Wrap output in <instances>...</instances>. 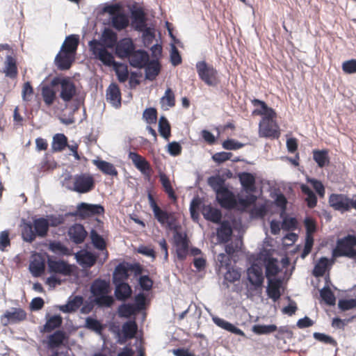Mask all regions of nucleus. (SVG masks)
<instances>
[{
    "label": "nucleus",
    "instance_id": "36",
    "mask_svg": "<svg viewBox=\"0 0 356 356\" xmlns=\"http://www.w3.org/2000/svg\"><path fill=\"white\" fill-rule=\"evenodd\" d=\"M159 180L163 188L164 191L168 194L170 200H176L177 196L171 185L169 177L163 172L159 173Z\"/></svg>",
    "mask_w": 356,
    "mask_h": 356
},
{
    "label": "nucleus",
    "instance_id": "34",
    "mask_svg": "<svg viewBox=\"0 0 356 356\" xmlns=\"http://www.w3.org/2000/svg\"><path fill=\"white\" fill-rule=\"evenodd\" d=\"M102 42H99L105 49L113 48L118 43L117 33L113 30L106 28L102 34Z\"/></svg>",
    "mask_w": 356,
    "mask_h": 356
},
{
    "label": "nucleus",
    "instance_id": "20",
    "mask_svg": "<svg viewBox=\"0 0 356 356\" xmlns=\"http://www.w3.org/2000/svg\"><path fill=\"white\" fill-rule=\"evenodd\" d=\"M75 55L60 50L55 58V64L60 70H69L74 61Z\"/></svg>",
    "mask_w": 356,
    "mask_h": 356
},
{
    "label": "nucleus",
    "instance_id": "26",
    "mask_svg": "<svg viewBox=\"0 0 356 356\" xmlns=\"http://www.w3.org/2000/svg\"><path fill=\"white\" fill-rule=\"evenodd\" d=\"M202 214L206 220L215 223H219L222 218L221 211L210 204L202 207Z\"/></svg>",
    "mask_w": 356,
    "mask_h": 356
},
{
    "label": "nucleus",
    "instance_id": "32",
    "mask_svg": "<svg viewBox=\"0 0 356 356\" xmlns=\"http://www.w3.org/2000/svg\"><path fill=\"white\" fill-rule=\"evenodd\" d=\"M238 178L241 184L246 192H254L255 187V177L250 172H242L239 174Z\"/></svg>",
    "mask_w": 356,
    "mask_h": 356
},
{
    "label": "nucleus",
    "instance_id": "31",
    "mask_svg": "<svg viewBox=\"0 0 356 356\" xmlns=\"http://www.w3.org/2000/svg\"><path fill=\"white\" fill-rule=\"evenodd\" d=\"M79 44V37L77 35H70L67 36L63 43L60 49L76 55Z\"/></svg>",
    "mask_w": 356,
    "mask_h": 356
},
{
    "label": "nucleus",
    "instance_id": "60",
    "mask_svg": "<svg viewBox=\"0 0 356 356\" xmlns=\"http://www.w3.org/2000/svg\"><path fill=\"white\" fill-rule=\"evenodd\" d=\"M313 336L316 340L325 344H330L332 346L337 345L336 341L332 337L326 335L323 333L314 332Z\"/></svg>",
    "mask_w": 356,
    "mask_h": 356
},
{
    "label": "nucleus",
    "instance_id": "63",
    "mask_svg": "<svg viewBox=\"0 0 356 356\" xmlns=\"http://www.w3.org/2000/svg\"><path fill=\"white\" fill-rule=\"evenodd\" d=\"M342 70L346 74L356 73V59H351L343 62Z\"/></svg>",
    "mask_w": 356,
    "mask_h": 356
},
{
    "label": "nucleus",
    "instance_id": "40",
    "mask_svg": "<svg viewBox=\"0 0 356 356\" xmlns=\"http://www.w3.org/2000/svg\"><path fill=\"white\" fill-rule=\"evenodd\" d=\"M63 318L60 315H54L47 320L46 323L43 326L42 331L44 332H51L56 328L61 326Z\"/></svg>",
    "mask_w": 356,
    "mask_h": 356
},
{
    "label": "nucleus",
    "instance_id": "57",
    "mask_svg": "<svg viewBox=\"0 0 356 356\" xmlns=\"http://www.w3.org/2000/svg\"><path fill=\"white\" fill-rule=\"evenodd\" d=\"M307 181L312 185L314 189L316 191V192L321 197H324L325 189L323 183L321 181L314 178L307 177Z\"/></svg>",
    "mask_w": 356,
    "mask_h": 356
},
{
    "label": "nucleus",
    "instance_id": "50",
    "mask_svg": "<svg viewBox=\"0 0 356 356\" xmlns=\"http://www.w3.org/2000/svg\"><path fill=\"white\" fill-rule=\"evenodd\" d=\"M118 314L120 317L129 318L131 316L136 314V310L135 305L133 304H122L118 307Z\"/></svg>",
    "mask_w": 356,
    "mask_h": 356
},
{
    "label": "nucleus",
    "instance_id": "25",
    "mask_svg": "<svg viewBox=\"0 0 356 356\" xmlns=\"http://www.w3.org/2000/svg\"><path fill=\"white\" fill-rule=\"evenodd\" d=\"M29 269L35 277H39L44 273L45 269L44 259L40 254L33 255L29 265Z\"/></svg>",
    "mask_w": 356,
    "mask_h": 356
},
{
    "label": "nucleus",
    "instance_id": "56",
    "mask_svg": "<svg viewBox=\"0 0 356 356\" xmlns=\"http://www.w3.org/2000/svg\"><path fill=\"white\" fill-rule=\"evenodd\" d=\"M277 329L275 325H254L252 331L257 334H266L276 331Z\"/></svg>",
    "mask_w": 356,
    "mask_h": 356
},
{
    "label": "nucleus",
    "instance_id": "15",
    "mask_svg": "<svg viewBox=\"0 0 356 356\" xmlns=\"http://www.w3.org/2000/svg\"><path fill=\"white\" fill-rule=\"evenodd\" d=\"M328 202L330 206L336 211L344 212L350 210V198L344 194H331Z\"/></svg>",
    "mask_w": 356,
    "mask_h": 356
},
{
    "label": "nucleus",
    "instance_id": "33",
    "mask_svg": "<svg viewBox=\"0 0 356 356\" xmlns=\"http://www.w3.org/2000/svg\"><path fill=\"white\" fill-rule=\"evenodd\" d=\"M214 323L220 327V328L225 330L231 333L235 334L236 335H239L245 337V334L243 330L236 327L235 325L232 324L231 323L225 321L223 318H220L218 317H215L213 318Z\"/></svg>",
    "mask_w": 356,
    "mask_h": 356
},
{
    "label": "nucleus",
    "instance_id": "53",
    "mask_svg": "<svg viewBox=\"0 0 356 356\" xmlns=\"http://www.w3.org/2000/svg\"><path fill=\"white\" fill-rule=\"evenodd\" d=\"M208 184L216 193L225 188V180L220 176L210 177L208 179Z\"/></svg>",
    "mask_w": 356,
    "mask_h": 356
},
{
    "label": "nucleus",
    "instance_id": "41",
    "mask_svg": "<svg viewBox=\"0 0 356 356\" xmlns=\"http://www.w3.org/2000/svg\"><path fill=\"white\" fill-rule=\"evenodd\" d=\"M112 26L117 30L121 31L126 29L129 25V19L124 13H119L112 17Z\"/></svg>",
    "mask_w": 356,
    "mask_h": 356
},
{
    "label": "nucleus",
    "instance_id": "61",
    "mask_svg": "<svg viewBox=\"0 0 356 356\" xmlns=\"http://www.w3.org/2000/svg\"><path fill=\"white\" fill-rule=\"evenodd\" d=\"M244 144L234 139H227L222 143V147L227 150H235L242 148Z\"/></svg>",
    "mask_w": 356,
    "mask_h": 356
},
{
    "label": "nucleus",
    "instance_id": "18",
    "mask_svg": "<svg viewBox=\"0 0 356 356\" xmlns=\"http://www.w3.org/2000/svg\"><path fill=\"white\" fill-rule=\"evenodd\" d=\"M129 64L136 68L142 69L145 67L149 62V57L145 50H136L131 53L128 58Z\"/></svg>",
    "mask_w": 356,
    "mask_h": 356
},
{
    "label": "nucleus",
    "instance_id": "8",
    "mask_svg": "<svg viewBox=\"0 0 356 356\" xmlns=\"http://www.w3.org/2000/svg\"><path fill=\"white\" fill-rule=\"evenodd\" d=\"M67 338L66 333L63 330H56L47 337V340L44 341L43 343H45L47 349L51 351L50 356H70L67 351H58L57 350L58 348L63 345Z\"/></svg>",
    "mask_w": 356,
    "mask_h": 356
},
{
    "label": "nucleus",
    "instance_id": "52",
    "mask_svg": "<svg viewBox=\"0 0 356 356\" xmlns=\"http://www.w3.org/2000/svg\"><path fill=\"white\" fill-rule=\"evenodd\" d=\"M79 261L87 267L93 266L97 261V256L90 252H85L79 255Z\"/></svg>",
    "mask_w": 356,
    "mask_h": 356
},
{
    "label": "nucleus",
    "instance_id": "47",
    "mask_svg": "<svg viewBox=\"0 0 356 356\" xmlns=\"http://www.w3.org/2000/svg\"><path fill=\"white\" fill-rule=\"evenodd\" d=\"M145 67L146 77L150 80L154 79L160 72V65L158 61L148 62Z\"/></svg>",
    "mask_w": 356,
    "mask_h": 356
},
{
    "label": "nucleus",
    "instance_id": "37",
    "mask_svg": "<svg viewBox=\"0 0 356 356\" xmlns=\"http://www.w3.org/2000/svg\"><path fill=\"white\" fill-rule=\"evenodd\" d=\"M67 146V138L63 134H56L53 137L51 148L53 152L63 151Z\"/></svg>",
    "mask_w": 356,
    "mask_h": 356
},
{
    "label": "nucleus",
    "instance_id": "16",
    "mask_svg": "<svg viewBox=\"0 0 356 356\" xmlns=\"http://www.w3.org/2000/svg\"><path fill=\"white\" fill-rule=\"evenodd\" d=\"M135 49V45L131 38L121 39L115 45V54L120 58H128Z\"/></svg>",
    "mask_w": 356,
    "mask_h": 356
},
{
    "label": "nucleus",
    "instance_id": "28",
    "mask_svg": "<svg viewBox=\"0 0 356 356\" xmlns=\"http://www.w3.org/2000/svg\"><path fill=\"white\" fill-rule=\"evenodd\" d=\"M49 268L51 272L69 275L72 273L71 266L64 261L49 260Z\"/></svg>",
    "mask_w": 356,
    "mask_h": 356
},
{
    "label": "nucleus",
    "instance_id": "23",
    "mask_svg": "<svg viewBox=\"0 0 356 356\" xmlns=\"http://www.w3.org/2000/svg\"><path fill=\"white\" fill-rule=\"evenodd\" d=\"M107 100L115 108L121 106V92L116 83H111L106 90Z\"/></svg>",
    "mask_w": 356,
    "mask_h": 356
},
{
    "label": "nucleus",
    "instance_id": "43",
    "mask_svg": "<svg viewBox=\"0 0 356 356\" xmlns=\"http://www.w3.org/2000/svg\"><path fill=\"white\" fill-rule=\"evenodd\" d=\"M232 234V228L228 222H222L220 227L217 231L218 238L220 241L226 243L227 242Z\"/></svg>",
    "mask_w": 356,
    "mask_h": 356
},
{
    "label": "nucleus",
    "instance_id": "17",
    "mask_svg": "<svg viewBox=\"0 0 356 356\" xmlns=\"http://www.w3.org/2000/svg\"><path fill=\"white\" fill-rule=\"evenodd\" d=\"M248 280L255 289L262 286L264 282V275L262 268L258 264H252L247 270Z\"/></svg>",
    "mask_w": 356,
    "mask_h": 356
},
{
    "label": "nucleus",
    "instance_id": "22",
    "mask_svg": "<svg viewBox=\"0 0 356 356\" xmlns=\"http://www.w3.org/2000/svg\"><path fill=\"white\" fill-rule=\"evenodd\" d=\"M88 235L84 227L81 224H74L68 230V236L70 240L75 244L83 243Z\"/></svg>",
    "mask_w": 356,
    "mask_h": 356
},
{
    "label": "nucleus",
    "instance_id": "35",
    "mask_svg": "<svg viewBox=\"0 0 356 356\" xmlns=\"http://www.w3.org/2000/svg\"><path fill=\"white\" fill-rule=\"evenodd\" d=\"M281 281L277 279H268V286L267 287V294L274 301H277L280 299Z\"/></svg>",
    "mask_w": 356,
    "mask_h": 356
},
{
    "label": "nucleus",
    "instance_id": "27",
    "mask_svg": "<svg viewBox=\"0 0 356 356\" xmlns=\"http://www.w3.org/2000/svg\"><path fill=\"white\" fill-rule=\"evenodd\" d=\"M115 296L118 300L124 301L129 298L132 294V290L129 284L124 282H115Z\"/></svg>",
    "mask_w": 356,
    "mask_h": 356
},
{
    "label": "nucleus",
    "instance_id": "24",
    "mask_svg": "<svg viewBox=\"0 0 356 356\" xmlns=\"http://www.w3.org/2000/svg\"><path fill=\"white\" fill-rule=\"evenodd\" d=\"M132 25L135 30L142 31L147 26L146 15L142 8H138L131 12Z\"/></svg>",
    "mask_w": 356,
    "mask_h": 356
},
{
    "label": "nucleus",
    "instance_id": "55",
    "mask_svg": "<svg viewBox=\"0 0 356 356\" xmlns=\"http://www.w3.org/2000/svg\"><path fill=\"white\" fill-rule=\"evenodd\" d=\"M161 103L163 106L173 107L175 105V97L171 88H167L164 96L161 99Z\"/></svg>",
    "mask_w": 356,
    "mask_h": 356
},
{
    "label": "nucleus",
    "instance_id": "62",
    "mask_svg": "<svg viewBox=\"0 0 356 356\" xmlns=\"http://www.w3.org/2000/svg\"><path fill=\"white\" fill-rule=\"evenodd\" d=\"M297 220L295 218L286 217L282 223V228L284 230H293L297 227Z\"/></svg>",
    "mask_w": 356,
    "mask_h": 356
},
{
    "label": "nucleus",
    "instance_id": "6",
    "mask_svg": "<svg viewBox=\"0 0 356 356\" xmlns=\"http://www.w3.org/2000/svg\"><path fill=\"white\" fill-rule=\"evenodd\" d=\"M199 78L209 86H216L219 82L218 70L205 60L198 61L195 65Z\"/></svg>",
    "mask_w": 356,
    "mask_h": 356
},
{
    "label": "nucleus",
    "instance_id": "7",
    "mask_svg": "<svg viewBox=\"0 0 356 356\" xmlns=\"http://www.w3.org/2000/svg\"><path fill=\"white\" fill-rule=\"evenodd\" d=\"M355 246L356 236L348 234L337 241V246L333 250L332 255L334 257H348L349 258H354L356 256V250L354 249Z\"/></svg>",
    "mask_w": 356,
    "mask_h": 356
},
{
    "label": "nucleus",
    "instance_id": "4",
    "mask_svg": "<svg viewBox=\"0 0 356 356\" xmlns=\"http://www.w3.org/2000/svg\"><path fill=\"white\" fill-rule=\"evenodd\" d=\"M49 223L44 218H38L33 222L22 220L21 232L22 239L28 243L33 242L37 236L44 238L47 235Z\"/></svg>",
    "mask_w": 356,
    "mask_h": 356
},
{
    "label": "nucleus",
    "instance_id": "5",
    "mask_svg": "<svg viewBox=\"0 0 356 356\" xmlns=\"http://www.w3.org/2000/svg\"><path fill=\"white\" fill-rule=\"evenodd\" d=\"M147 197L154 216L158 222L170 230H175L177 229V219L175 214L172 212L161 209L151 193L148 194Z\"/></svg>",
    "mask_w": 356,
    "mask_h": 356
},
{
    "label": "nucleus",
    "instance_id": "64",
    "mask_svg": "<svg viewBox=\"0 0 356 356\" xmlns=\"http://www.w3.org/2000/svg\"><path fill=\"white\" fill-rule=\"evenodd\" d=\"M182 147L181 145L175 141L168 145V152L172 156H177L181 154Z\"/></svg>",
    "mask_w": 356,
    "mask_h": 356
},
{
    "label": "nucleus",
    "instance_id": "21",
    "mask_svg": "<svg viewBox=\"0 0 356 356\" xmlns=\"http://www.w3.org/2000/svg\"><path fill=\"white\" fill-rule=\"evenodd\" d=\"M216 199L220 206L225 209H231L236 204V200L233 193L226 187L217 191Z\"/></svg>",
    "mask_w": 356,
    "mask_h": 356
},
{
    "label": "nucleus",
    "instance_id": "19",
    "mask_svg": "<svg viewBox=\"0 0 356 356\" xmlns=\"http://www.w3.org/2000/svg\"><path fill=\"white\" fill-rule=\"evenodd\" d=\"M175 245L176 248L177 257L179 261L186 259L188 254V241L186 236L177 233L175 236Z\"/></svg>",
    "mask_w": 356,
    "mask_h": 356
},
{
    "label": "nucleus",
    "instance_id": "49",
    "mask_svg": "<svg viewBox=\"0 0 356 356\" xmlns=\"http://www.w3.org/2000/svg\"><path fill=\"white\" fill-rule=\"evenodd\" d=\"M159 131L161 136L168 140L171 134V128L169 122L165 117H161L159 121Z\"/></svg>",
    "mask_w": 356,
    "mask_h": 356
},
{
    "label": "nucleus",
    "instance_id": "13",
    "mask_svg": "<svg viewBox=\"0 0 356 356\" xmlns=\"http://www.w3.org/2000/svg\"><path fill=\"white\" fill-rule=\"evenodd\" d=\"M128 156L129 159L131 160L134 166L145 176L146 179L149 180L152 176V169L150 163L146 160V159L135 152H130Z\"/></svg>",
    "mask_w": 356,
    "mask_h": 356
},
{
    "label": "nucleus",
    "instance_id": "30",
    "mask_svg": "<svg viewBox=\"0 0 356 356\" xmlns=\"http://www.w3.org/2000/svg\"><path fill=\"white\" fill-rule=\"evenodd\" d=\"M138 330V326L134 321L126 322L122 325V333L124 338H120L118 342L120 344L125 343L127 339H132L135 337Z\"/></svg>",
    "mask_w": 356,
    "mask_h": 356
},
{
    "label": "nucleus",
    "instance_id": "54",
    "mask_svg": "<svg viewBox=\"0 0 356 356\" xmlns=\"http://www.w3.org/2000/svg\"><path fill=\"white\" fill-rule=\"evenodd\" d=\"M86 327L98 334H101L104 330L102 324L98 320L91 317H88L86 319Z\"/></svg>",
    "mask_w": 356,
    "mask_h": 356
},
{
    "label": "nucleus",
    "instance_id": "29",
    "mask_svg": "<svg viewBox=\"0 0 356 356\" xmlns=\"http://www.w3.org/2000/svg\"><path fill=\"white\" fill-rule=\"evenodd\" d=\"M92 163L104 175L112 177H117L118 175L117 169L111 163L104 160L95 159L92 161Z\"/></svg>",
    "mask_w": 356,
    "mask_h": 356
},
{
    "label": "nucleus",
    "instance_id": "58",
    "mask_svg": "<svg viewBox=\"0 0 356 356\" xmlns=\"http://www.w3.org/2000/svg\"><path fill=\"white\" fill-rule=\"evenodd\" d=\"M143 118L148 124H154L157 120V111L154 108H146L143 114Z\"/></svg>",
    "mask_w": 356,
    "mask_h": 356
},
{
    "label": "nucleus",
    "instance_id": "2",
    "mask_svg": "<svg viewBox=\"0 0 356 356\" xmlns=\"http://www.w3.org/2000/svg\"><path fill=\"white\" fill-rule=\"evenodd\" d=\"M88 46L94 57L105 65L115 66V70L120 82H125L129 76L127 66L115 62L114 57L106 49L102 47L99 40L93 39L89 42Z\"/></svg>",
    "mask_w": 356,
    "mask_h": 356
},
{
    "label": "nucleus",
    "instance_id": "10",
    "mask_svg": "<svg viewBox=\"0 0 356 356\" xmlns=\"http://www.w3.org/2000/svg\"><path fill=\"white\" fill-rule=\"evenodd\" d=\"M51 84L60 85V97L65 102H70L76 95V88L73 81L70 77L54 78Z\"/></svg>",
    "mask_w": 356,
    "mask_h": 356
},
{
    "label": "nucleus",
    "instance_id": "3",
    "mask_svg": "<svg viewBox=\"0 0 356 356\" xmlns=\"http://www.w3.org/2000/svg\"><path fill=\"white\" fill-rule=\"evenodd\" d=\"M90 291L93 299L92 302L99 308H109L114 303V298L111 295V287L109 280L97 278L92 282Z\"/></svg>",
    "mask_w": 356,
    "mask_h": 356
},
{
    "label": "nucleus",
    "instance_id": "12",
    "mask_svg": "<svg viewBox=\"0 0 356 356\" xmlns=\"http://www.w3.org/2000/svg\"><path fill=\"white\" fill-rule=\"evenodd\" d=\"M104 213V208L100 204H90L86 202H81L78 204L74 216H79L81 219L100 215Z\"/></svg>",
    "mask_w": 356,
    "mask_h": 356
},
{
    "label": "nucleus",
    "instance_id": "39",
    "mask_svg": "<svg viewBox=\"0 0 356 356\" xmlns=\"http://www.w3.org/2000/svg\"><path fill=\"white\" fill-rule=\"evenodd\" d=\"M90 237L93 245L99 250H105V257L103 262H104L108 258V252L106 250V242L104 239L100 236L96 231L92 230L90 233Z\"/></svg>",
    "mask_w": 356,
    "mask_h": 356
},
{
    "label": "nucleus",
    "instance_id": "14",
    "mask_svg": "<svg viewBox=\"0 0 356 356\" xmlns=\"http://www.w3.org/2000/svg\"><path fill=\"white\" fill-rule=\"evenodd\" d=\"M3 73L6 77L15 79L18 76L17 57L15 51L7 55L3 63Z\"/></svg>",
    "mask_w": 356,
    "mask_h": 356
},
{
    "label": "nucleus",
    "instance_id": "9",
    "mask_svg": "<svg viewBox=\"0 0 356 356\" xmlns=\"http://www.w3.org/2000/svg\"><path fill=\"white\" fill-rule=\"evenodd\" d=\"M95 182L93 176L90 173H81L72 177L71 190L79 193H87L95 188Z\"/></svg>",
    "mask_w": 356,
    "mask_h": 356
},
{
    "label": "nucleus",
    "instance_id": "11",
    "mask_svg": "<svg viewBox=\"0 0 356 356\" xmlns=\"http://www.w3.org/2000/svg\"><path fill=\"white\" fill-rule=\"evenodd\" d=\"M27 318L26 311L22 308L13 307L11 311H6L1 316V323L3 326L9 324H17L25 321Z\"/></svg>",
    "mask_w": 356,
    "mask_h": 356
},
{
    "label": "nucleus",
    "instance_id": "46",
    "mask_svg": "<svg viewBox=\"0 0 356 356\" xmlns=\"http://www.w3.org/2000/svg\"><path fill=\"white\" fill-rule=\"evenodd\" d=\"M280 271L278 260L273 257H269L266 264V275L268 279L275 276Z\"/></svg>",
    "mask_w": 356,
    "mask_h": 356
},
{
    "label": "nucleus",
    "instance_id": "44",
    "mask_svg": "<svg viewBox=\"0 0 356 356\" xmlns=\"http://www.w3.org/2000/svg\"><path fill=\"white\" fill-rule=\"evenodd\" d=\"M129 268L126 264H118L114 270L113 276L115 282H124L129 278Z\"/></svg>",
    "mask_w": 356,
    "mask_h": 356
},
{
    "label": "nucleus",
    "instance_id": "1",
    "mask_svg": "<svg viewBox=\"0 0 356 356\" xmlns=\"http://www.w3.org/2000/svg\"><path fill=\"white\" fill-rule=\"evenodd\" d=\"M251 102L254 106H261V109H255L253 111L254 115H263L259 124V134L261 137L278 138L280 136V127L275 119L277 113L272 108L258 99H253Z\"/></svg>",
    "mask_w": 356,
    "mask_h": 356
},
{
    "label": "nucleus",
    "instance_id": "51",
    "mask_svg": "<svg viewBox=\"0 0 356 356\" xmlns=\"http://www.w3.org/2000/svg\"><path fill=\"white\" fill-rule=\"evenodd\" d=\"M320 296L322 300L327 305H334L336 302V298L334 293L329 287H324L320 291Z\"/></svg>",
    "mask_w": 356,
    "mask_h": 356
},
{
    "label": "nucleus",
    "instance_id": "45",
    "mask_svg": "<svg viewBox=\"0 0 356 356\" xmlns=\"http://www.w3.org/2000/svg\"><path fill=\"white\" fill-rule=\"evenodd\" d=\"M313 159L318 164V167L323 168L327 165L330 162L328 151L326 149L314 150Z\"/></svg>",
    "mask_w": 356,
    "mask_h": 356
},
{
    "label": "nucleus",
    "instance_id": "42",
    "mask_svg": "<svg viewBox=\"0 0 356 356\" xmlns=\"http://www.w3.org/2000/svg\"><path fill=\"white\" fill-rule=\"evenodd\" d=\"M41 95L45 105L47 106H51L56 98V92L49 86H44L42 88Z\"/></svg>",
    "mask_w": 356,
    "mask_h": 356
},
{
    "label": "nucleus",
    "instance_id": "38",
    "mask_svg": "<svg viewBox=\"0 0 356 356\" xmlns=\"http://www.w3.org/2000/svg\"><path fill=\"white\" fill-rule=\"evenodd\" d=\"M301 192L305 195V202L309 208L313 209L317 204V197L312 190L305 184L300 185Z\"/></svg>",
    "mask_w": 356,
    "mask_h": 356
},
{
    "label": "nucleus",
    "instance_id": "48",
    "mask_svg": "<svg viewBox=\"0 0 356 356\" xmlns=\"http://www.w3.org/2000/svg\"><path fill=\"white\" fill-rule=\"evenodd\" d=\"M329 265V259L326 257H322L315 265L313 274L315 277H321L325 273Z\"/></svg>",
    "mask_w": 356,
    "mask_h": 356
},
{
    "label": "nucleus",
    "instance_id": "59",
    "mask_svg": "<svg viewBox=\"0 0 356 356\" xmlns=\"http://www.w3.org/2000/svg\"><path fill=\"white\" fill-rule=\"evenodd\" d=\"M33 95V88L29 81L24 83L22 91V99L25 102H30Z\"/></svg>",
    "mask_w": 356,
    "mask_h": 356
}]
</instances>
